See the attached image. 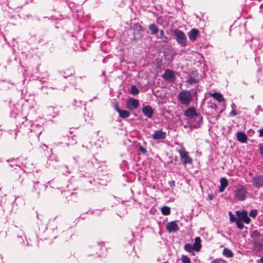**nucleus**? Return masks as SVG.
Masks as SVG:
<instances>
[{"mask_svg": "<svg viewBox=\"0 0 263 263\" xmlns=\"http://www.w3.org/2000/svg\"><path fill=\"white\" fill-rule=\"evenodd\" d=\"M166 229L169 232H172L178 231V227L176 221H171L167 223Z\"/></svg>", "mask_w": 263, "mask_h": 263, "instance_id": "nucleus-10", "label": "nucleus"}, {"mask_svg": "<svg viewBox=\"0 0 263 263\" xmlns=\"http://www.w3.org/2000/svg\"><path fill=\"white\" fill-rule=\"evenodd\" d=\"M253 184L257 188L263 186V175L254 176L252 179Z\"/></svg>", "mask_w": 263, "mask_h": 263, "instance_id": "nucleus-8", "label": "nucleus"}, {"mask_svg": "<svg viewBox=\"0 0 263 263\" xmlns=\"http://www.w3.org/2000/svg\"><path fill=\"white\" fill-rule=\"evenodd\" d=\"M213 196L212 195H209V199L212 200V199H213Z\"/></svg>", "mask_w": 263, "mask_h": 263, "instance_id": "nucleus-39", "label": "nucleus"}, {"mask_svg": "<svg viewBox=\"0 0 263 263\" xmlns=\"http://www.w3.org/2000/svg\"><path fill=\"white\" fill-rule=\"evenodd\" d=\"M178 152L183 163L185 164L192 162V159L189 156L188 153L184 150V147L181 148Z\"/></svg>", "mask_w": 263, "mask_h": 263, "instance_id": "nucleus-4", "label": "nucleus"}, {"mask_svg": "<svg viewBox=\"0 0 263 263\" xmlns=\"http://www.w3.org/2000/svg\"><path fill=\"white\" fill-rule=\"evenodd\" d=\"M174 184H175V182L174 181H172V182H170V184L171 186L174 185Z\"/></svg>", "mask_w": 263, "mask_h": 263, "instance_id": "nucleus-38", "label": "nucleus"}, {"mask_svg": "<svg viewBox=\"0 0 263 263\" xmlns=\"http://www.w3.org/2000/svg\"><path fill=\"white\" fill-rule=\"evenodd\" d=\"M258 148H259L260 154L263 156V144H260L258 145Z\"/></svg>", "mask_w": 263, "mask_h": 263, "instance_id": "nucleus-34", "label": "nucleus"}, {"mask_svg": "<svg viewBox=\"0 0 263 263\" xmlns=\"http://www.w3.org/2000/svg\"><path fill=\"white\" fill-rule=\"evenodd\" d=\"M181 261L182 263H191L190 258L185 255H182L181 256Z\"/></svg>", "mask_w": 263, "mask_h": 263, "instance_id": "nucleus-28", "label": "nucleus"}, {"mask_svg": "<svg viewBox=\"0 0 263 263\" xmlns=\"http://www.w3.org/2000/svg\"><path fill=\"white\" fill-rule=\"evenodd\" d=\"M220 186L219 191L220 192H223L228 185V181L226 178L222 177L220 179Z\"/></svg>", "mask_w": 263, "mask_h": 263, "instance_id": "nucleus-15", "label": "nucleus"}, {"mask_svg": "<svg viewBox=\"0 0 263 263\" xmlns=\"http://www.w3.org/2000/svg\"><path fill=\"white\" fill-rule=\"evenodd\" d=\"M199 78L195 72H192L189 76L186 82L190 85L197 84L199 82Z\"/></svg>", "mask_w": 263, "mask_h": 263, "instance_id": "nucleus-7", "label": "nucleus"}, {"mask_svg": "<svg viewBox=\"0 0 263 263\" xmlns=\"http://www.w3.org/2000/svg\"><path fill=\"white\" fill-rule=\"evenodd\" d=\"M260 236V233L257 231H253L251 234V237L253 240H257L258 238Z\"/></svg>", "mask_w": 263, "mask_h": 263, "instance_id": "nucleus-27", "label": "nucleus"}, {"mask_svg": "<svg viewBox=\"0 0 263 263\" xmlns=\"http://www.w3.org/2000/svg\"><path fill=\"white\" fill-rule=\"evenodd\" d=\"M184 249L186 251L189 253H192L193 252V251H195L194 247L190 243L185 244L184 246Z\"/></svg>", "mask_w": 263, "mask_h": 263, "instance_id": "nucleus-22", "label": "nucleus"}, {"mask_svg": "<svg viewBox=\"0 0 263 263\" xmlns=\"http://www.w3.org/2000/svg\"><path fill=\"white\" fill-rule=\"evenodd\" d=\"M257 214V211L256 210H252L249 213L250 216L253 218H255Z\"/></svg>", "mask_w": 263, "mask_h": 263, "instance_id": "nucleus-31", "label": "nucleus"}, {"mask_svg": "<svg viewBox=\"0 0 263 263\" xmlns=\"http://www.w3.org/2000/svg\"><path fill=\"white\" fill-rule=\"evenodd\" d=\"M260 261L263 263V257L262 258H261L260 259Z\"/></svg>", "mask_w": 263, "mask_h": 263, "instance_id": "nucleus-41", "label": "nucleus"}, {"mask_svg": "<svg viewBox=\"0 0 263 263\" xmlns=\"http://www.w3.org/2000/svg\"><path fill=\"white\" fill-rule=\"evenodd\" d=\"M152 137L155 140L164 139L166 137V133L161 130H156Z\"/></svg>", "mask_w": 263, "mask_h": 263, "instance_id": "nucleus-11", "label": "nucleus"}, {"mask_svg": "<svg viewBox=\"0 0 263 263\" xmlns=\"http://www.w3.org/2000/svg\"><path fill=\"white\" fill-rule=\"evenodd\" d=\"M115 110L119 113V116L122 118H127L130 115L128 111L119 109L117 105L115 106Z\"/></svg>", "mask_w": 263, "mask_h": 263, "instance_id": "nucleus-13", "label": "nucleus"}, {"mask_svg": "<svg viewBox=\"0 0 263 263\" xmlns=\"http://www.w3.org/2000/svg\"><path fill=\"white\" fill-rule=\"evenodd\" d=\"M222 254L228 258L231 257L233 256L232 251L228 248H224L223 250Z\"/></svg>", "mask_w": 263, "mask_h": 263, "instance_id": "nucleus-20", "label": "nucleus"}, {"mask_svg": "<svg viewBox=\"0 0 263 263\" xmlns=\"http://www.w3.org/2000/svg\"><path fill=\"white\" fill-rule=\"evenodd\" d=\"M195 95L196 91L191 92L189 90H184L178 93V98L182 104L188 105L192 101L193 97Z\"/></svg>", "mask_w": 263, "mask_h": 263, "instance_id": "nucleus-2", "label": "nucleus"}, {"mask_svg": "<svg viewBox=\"0 0 263 263\" xmlns=\"http://www.w3.org/2000/svg\"><path fill=\"white\" fill-rule=\"evenodd\" d=\"M238 114V111L237 110H233L230 114V117H234Z\"/></svg>", "mask_w": 263, "mask_h": 263, "instance_id": "nucleus-33", "label": "nucleus"}, {"mask_svg": "<svg viewBox=\"0 0 263 263\" xmlns=\"http://www.w3.org/2000/svg\"><path fill=\"white\" fill-rule=\"evenodd\" d=\"M177 43L182 47H184L187 44V38L185 33L179 29H174L173 31Z\"/></svg>", "mask_w": 263, "mask_h": 263, "instance_id": "nucleus-3", "label": "nucleus"}, {"mask_svg": "<svg viewBox=\"0 0 263 263\" xmlns=\"http://www.w3.org/2000/svg\"><path fill=\"white\" fill-rule=\"evenodd\" d=\"M162 78L167 81H173L175 78V73L171 70L167 69L163 74Z\"/></svg>", "mask_w": 263, "mask_h": 263, "instance_id": "nucleus-9", "label": "nucleus"}, {"mask_svg": "<svg viewBox=\"0 0 263 263\" xmlns=\"http://www.w3.org/2000/svg\"><path fill=\"white\" fill-rule=\"evenodd\" d=\"M139 105V102L137 100L130 98L126 101L127 108L129 110H133L138 107Z\"/></svg>", "mask_w": 263, "mask_h": 263, "instance_id": "nucleus-6", "label": "nucleus"}, {"mask_svg": "<svg viewBox=\"0 0 263 263\" xmlns=\"http://www.w3.org/2000/svg\"><path fill=\"white\" fill-rule=\"evenodd\" d=\"M198 33L197 29H193L188 33L189 37L191 41L195 40L197 35Z\"/></svg>", "mask_w": 263, "mask_h": 263, "instance_id": "nucleus-17", "label": "nucleus"}, {"mask_svg": "<svg viewBox=\"0 0 263 263\" xmlns=\"http://www.w3.org/2000/svg\"><path fill=\"white\" fill-rule=\"evenodd\" d=\"M235 222L237 228L239 229L242 230L244 226L240 220L237 219V220H236Z\"/></svg>", "mask_w": 263, "mask_h": 263, "instance_id": "nucleus-29", "label": "nucleus"}, {"mask_svg": "<svg viewBox=\"0 0 263 263\" xmlns=\"http://www.w3.org/2000/svg\"><path fill=\"white\" fill-rule=\"evenodd\" d=\"M211 263H227V262L224 259H216L213 260Z\"/></svg>", "mask_w": 263, "mask_h": 263, "instance_id": "nucleus-32", "label": "nucleus"}, {"mask_svg": "<svg viewBox=\"0 0 263 263\" xmlns=\"http://www.w3.org/2000/svg\"><path fill=\"white\" fill-rule=\"evenodd\" d=\"M235 107H236V106H235V104L232 103V104H231V107H232L233 109L235 108Z\"/></svg>", "mask_w": 263, "mask_h": 263, "instance_id": "nucleus-40", "label": "nucleus"}, {"mask_svg": "<svg viewBox=\"0 0 263 263\" xmlns=\"http://www.w3.org/2000/svg\"><path fill=\"white\" fill-rule=\"evenodd\" d=\"M259 136L263 137V128L259 130Z\"/></svg>", "mask_w": 263, "mask_h": 263, "instance_id": "nucleus-36", "label": "nucleus"}, {"mask_svg": "<svg viewBox=\"0 0 263 263\" xmlns=\"http://www.w3.org/2000/svg\"><path fill=\"white\" fill-rule=\"evenodd\" d=\"M149 29L151 31V33L152 34H155L158 31V27L154 24H151L149 26Z\"/></svg>", "mask_w": 263, "mask_h": 263, "instance_id": "nucleus-24", "label": "nucleus"}, {"mask_svg": "<svg viewBox=\"0 0 263 263\" xmlns=\"http://www.w3.org/2000/svg\"><path fill=\"white\" fill-rule=\"evenodd\" d=\"M161 212L164 215H167L170 213V208L168 206H164L161 208Z\"/></svg>", "mask_w": 263, "mask_h": 263, "instance_id": "nucleus-26", "label": "nucleus"}, {"mask_svg": "<svg viewBox=\"0 0 263 263\" xmlns=\"http://www.w3.org/2000/svg\"><path fill=\"white\" fill-rule=\"evenodd\" d=\"M210 96H212L213 98L216 100L218 102H222L224 101V98L222 97V95L218 92H214L210 93Z\"/></svg>", "mask_w": 263, "mask_h": 263, "instance_id": "nucleus-18", "label": "nucleus"}, {"mask_svg": "<svg viewBox=\"0 0 263 263\" xmlns=\"http://www.w3.org/2000/svg\"><path fill=\"white\" fill-rule=\"evenodd\" d=\"M237 138L239 141L242 143L246 142L247 139L246 134L242 132H238L237 134Z\"/></svg>", "mask_w": 263, "mask_h": 263, "instance_id": "nucleus-19", "label": "nucleus"}, {"mask_svg": "<svg viewBox=\"0 0 263 263\" xmlns=\"http://www.w3.org/2000/svg\"><path fill=\"white\" fill-rule=\"evenodd\" d=\"M229 215L230 216V220L231 222H234V221H236V220H237V219H236L235 218L234 215L233 214L232 212H229Z\"/></svg>", "mask_w": 263, "mask_h": 263, "instance_id": "nucleus-30", "label": "nucleus"}, {"mask_svg": "<svg viewBox=\"0 0 263 263\" xmlns=\"http://www.w3.org/2000/svg\"><path fill=\"white\" fill-rule=\"evenodd\" d=\"M237 216L239 217V220L243 221L247 224L250 222V218L248 217L247 212L246 211H237L236 212Z\"/></svg>", "mask_w": 263, "mask_h": 263, "instance_id": "nucleus-5", "label": "nucleus"}, {"mask_svg": "<svg viewBox=\"0 0 263 263\" xmlns=\"http://www.w3.org/2000/svg\"><path fill=\"white\" fill-rule=\"evenodd\" d=\"M260 110H261V107L260 106H257V109H256V111H255L256 113L257 114H258V111H259Z\"/></svg>", "mask_w": 263, "mask_h": 263, "instance_id": "nucleus-37", "label": "nucleus"}, {"mask_svg": "<svg viewBox=\"0 0 263 263\" xmlns=\"http://www.w3.org/2000/svg\"><path fill=\"white\" fill-rule=\"evenodd\" d=\"M194 248V250L196 251H198L200 250L201 245V239L199 237H197L195 239L194 243L193 245Z\"/></svg>", "mask_w": 263, "mask_h": 263, "instance_id": "nucleus-16", "label": "nucleus"}, {"mask_svg": "<svg viewBox=\"0 0 263 263\" xmlns=\"http://www.w3.org/2000/svg\"><path fill=\"white\" fill-rule=\"evenodd\" d=\"M233 193L235 199L240 201L245 200L247 198L248 194L247 187L240 184L234 186Z\"/></svg>", "mask_w": 263, "mask_h": 263, "instance_id": "nucleus-1", "label": "nucleus"}, {"mask_svg": "<svg viewBox=\"0 0 263 263\" xmlns=\"http://www.w3.org/2000/svg\"><path fill=\"white\" fill-rule=\"evenodd\" d=\"M142 112L144 115L148 118L152 117L153 115V110L149 106H146L142 108Z\"/></svg>", "mask_w": 263, "mask_h": 263, "instance_id": "nucleus-12", "label": "nucleus"}, {"mask_svg": "<svg viewBox=\"0 0 263 263\" xmlns=\"http://www.w3.org/2000/svg\"><path fill=\"white\" fill-rule=\"evenodd\" d=\"M184 115L189 118H193L195 116H197L198 114H197L195 109L191 107L185 111Z\"/></svg>", "mask_w": 263, "mask_h": 263, "instance_id": "nucleus-14", "label": "nucleus"}, {"mask_svg": "<svg viewBox=\"0 0 263 263\" xmlns=\"http://www.w3.org/2000/svg\"><path fill=\"white\" fill-rule=\"evenodd\" d=\"M129 92L133 95H136L139 93V90L135 85H132L129 90Z\"/></svg>", "mask_w": 263, "mask_h": 263, "instance_id": "nucleus-25", "label": "nucleus"}, {"mask_svg": "<svg viewBox=\"0 0 263 263\" xmlns=\"http://www.w3.org/2000/svg\"><path fill=\"white\" fill-rule=\"evenodd\" d=\"M254 249L255 251H260L262 248V245L258 240H253Z\"/></svg>", "mask_w": 263, "mask_h": 263, "instance_id": "nucleus-21", "label": "nucleus"}, {"mask_svg": "<svg viewBox=\"0 0 263 263\" xmlns=\"http://www.w3.org/2000/svg\"><path fill=\"white\" fill-rule=\"evenodd\" d=\"M159 38L161 40V42H163L164 43L167 42L168 37L165 35L163 30L160 31V36H159Z\"/></svg>", "mask_w": 263, "mask_h": 263, "instance_id": "nucleus-23", "label": "nucleus"}, {"mask_svg": "<svg viewBox=\"0 0 263 263\" xmlns=\"http://www.w3.org/2000/svg\"><path fill=\"white\" fill-rule=\"evenodd\" d=\"M139 151H140L143 154H145L146 153V149L144 147H143L142 146H140L139 147Z\"/></svg>", "mask_w": 263, "mask_h": 263, "instance_id": "nucleus-35", "label": "nucleus"}]
</instances>
